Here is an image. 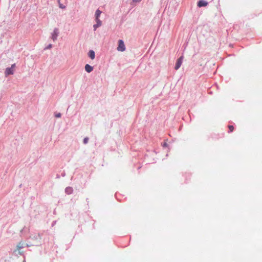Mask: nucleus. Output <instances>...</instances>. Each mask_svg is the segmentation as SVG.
<instances>
[{
  "mask_svg": "<svg viewBox=\"0 0 262 262\" xmlns=\"http://www.w3.org/2000/svg\"><path fill=\"white\" fill-rule=\"evenodd\" d=\"M15 67V64L14 63L11 65L10 68H7L5 72V76H7L9 75H12L14 73V69Z\"/></svg>",
  "mask_w": 262,
  "mask_h": 262,
  "instance_id": "obj_1",
  "label": "nucleus"
},
{
  "mask_svg": "<svg viewBox=\"0 0 262 262\" xmlns=\"http://www.w3.org/2000/svg\"><path fill=\"white\" fill-rule=\"evenodd\" d=\"M117 50L118 51L123 52L125 50V47L122 40H119L118 46L117 47Z\"/></svg>",
  "mask_w": 262,
  "mask_h": 262,
  "instance_id": "obj_2",
  "label": "nucleus"
},
{
  "mask_svg": "<svg viewBox=\"0 0 262 262\" xmlns=\"http://www.w3.org/2000/svg\"><path fill=\"white\" fill-rule=\"evenodd\" d=\"M183 60V56H181L177 61L174 69L177 70L181 66Z\"/></svg>",
  "mask_w": 262,
  "mask_h": 262,
  "instance_id": "obj_3",
  "label": "nucleus"
},
{
  "mask_svg": "<svg viewBox=\"0 0 262 262\" xmlns=\"http://www.w3.org/2000/svg\"><path fill=\"white\" fill-rule=\"evenodd\" d=\"M24 243L22 242H19L17 245L16 250L18 251V253L20 255L23 254V251H20V250L24 247Z\"/></svg>",
  "mask_w": 262,
  "mask_h": 262,
  "instance_id": "obj_4",
  "label": "nucleus"
},
{
  "mask_svg": "<svg viewBox=\"0 0 262 262\" xmlns=\"http://www.w3.org/2000/svg\"><path fill=\"white\" fill-rule=\"evenodd\" d=\"M58 35V29H55L52 34V39L53 40H55Z\"/></svg>",
  "mask_w": 262,
  "mask_h": 262,
  "instance_id": "obj_5",
  "label": "nucleus"
},
{
  "mask_svg": "<svg viewBox=\"0 0 262 262\" xmlns=\"http://www.w3.org/2000/svg\"><path fill=\"white\" fill-rule=\"evenodd\" d=\"M207 4H208L207 2L202 0V1H200L198 2V6L199 7H204V6H206L207 5Z\"/></svg>",
  "mask_w": 262,
  "mask_h": 262,
  "instance_id": "obj_6",
  "label": "nucleus"
},
{
  "mask_svg": "<svg viewBox=\"0 0 262 262\" xmlns=\"http://www.w3.org/2000/svg\"><path fill=\"white\" fill-rule=\"evenodd\" d=\"M85 70L87 72L90 73L93 70V67L88 64H86L85 66Z\"/></svg>",
  "mask_w": 262,
  "mask_h": 262,
  "instance_id": "obj_7",
  "label": "nucleus"
},
{
  "mask_svg": "<svg viewBox=\"0 0 262 262\" xmlns=\"http://www.w3.org/2000/svg\"><path fill=\"white\" fill-rule=\"evenodd\" d=\"M97 24L93 26L94 30H96L97 28L101 26L102 25V22L100 19L96 20Z\"/></svg>",
  "mask_w": 262,
  "mask_h": 262,
  "instance_id": "obj_8",
  "label": "nucleus"
},
{
  "mask_svg": "<svg viewBox=\"0 0 262 262\" xmlns=\"http://www.w3.org/2000/svg\"><path fill=\"white\" fill-rule=\"evenodd\" d=\"M89 56L92 59H94L95 57V53L94 51L93 50H90L89 52Z\"/></svg>",
  "mask_w": 262,
  "mask_h": 262,
  "instance_id": "obj_9",
  "label": "nucleus"
},
{
  "mask_svg": "<svg viewBox=\"0 0 262 262\" xmlns=\"http://www.w3.org/2000/svg\"><path fill=\"white\" fill-rule=\"evenodd\" d=\"M101 14V11L99 9L97 10L95 13L96 20L99 19V17Z\"/></svg>",
  "mask_w": 262,
  "mask_h": 262,
  "instance_id": "obj_10",
  "label": "nucleus"
},
{
  "mask_svg": "<svg viewBox=\"0 0 262 262\" xmlns=\"http://www.w3.org/2000/svg\"><path fill=\"white\" fill-rule=\"evenodd\" d=\"M73 191V189L71 187H67L66 189V192L68 193V194H70L72 193Z\"/></svg>",
  "mask_w": 262,
  "mask_h": 262,
  "instance_id": "obj_11",
  "label": "nucleus"
},
{
  "mask_svg": "<svg viewBox=\"0 0 262 262\" xmlns=\"http://www.w3.org/2000/svg\"><path fill=\"white\" fill-rule=\"evenodd\" d=\"M230 132H232L234 130V126L233 125H229L228 126Z\"/></svg>",
  "mask_w": 262,
  "mask_h": 262,
  "instance_id": "obj_12",
  "label": "nucleus"
},
{
  "mask_svg": "<svg viewBox=\"0 0 262 262\" xmlns=\"http://www.w3.org/2000/svg\"><path fill=\"white\" fill-rule=\"evenodd\" d=\"M88 141H89V138L86 137L83 140V143L84 144H86L88 142Z\"/></svg>",
  "mask_w": 262,
  "mask_h": 262,
  "instance_id": "obj_13",
  "label": "nucleus"
},
{
  "mask_svg": "<svg viewBox=\"0 0 262 262\" xmlns=\"http://www.w3.org/2000/svg\"><path fill=\"white\" fill-rule=\"evenodd\" d=\"M59 7L61 9H64L66 6L61 4H59Z\"/></svg>",
  "mask_w": 262,
  "mask_h": 262,
  "instance_id": "obj_14",
  "label": "nucleus"
},
{
  "mask_svg": "<svg viewBox=\"0 0 262 262\" xmlns=\"http://www.w3.org/2000/svg\"><path fill=\"white\" fill-rule=\"evenodd\" d=\"M55 117L57 118H60L61 117V114L58 113L55 115Z\"/></svg>",
  "mask_w": 262,
  "mask_h": 262,
  "instance_id": "obj_15",
  "label": "nucleus"
},
{
  "mask_svg": "<svg viewBox=\"0 0 262 262\" xmlns=\"http://www.w3.org/2000/svg\"><path fill=\"white\" fill-rule=\"evenodd\" d=\"M141 0H133V2H140Z\"/></svg>",
  "mask_w": 262,
  "mask_h": 262,
  "instance_id": "obj_16",
  "label": "nucleus"
},
{
  "mask_svg": "<svg viewBox=\"0 0 262 262\" xmlns=\"http://www.w3.org/2000/svg\"><path fill=\"white\" fill-rule=\"evenodd\" d=\"M51 47H52V45H50L49 46V48H51Z\"/></svg>",
  "mask_w": 262,
  "mask_h": 262,
  "instance_id": "obj_17",
  "label": "nucleus"
}]
</instances>
